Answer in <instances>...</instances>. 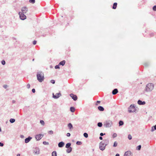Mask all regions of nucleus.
<instances>
[{"label":"nucleus","mask_w":156,"mask_h":156,"mask_svg":"<svg viewBox=\"0 0 156 156\" xmlns=\"http://www.w3.org/2000/svg\"><path fill=\"white\" fill-rule=\"evenodd\" d=\"M27 88L29 89L30 87V85L29 84H28L27 85Z\"/></svg>","instance_id":"37998d69"},{"label":"nucleus","mask_w":156,"mask_h":156,"mask_svg":"<svg viewBox=\"0 0 156 156\" xmlns=\"http://www.w3.org/2000/svg\"><path fill=\"white\" fill-rule=\"evenodd\" d=\"M153 9L154 11H156V5H154L153 7Z\"/></svg>","instance_id":"58836bf2"},{"label":"nucleus","mask_w":156,"mask_h":156,"mask_svg":"<svg viewBox=\"0 0 156 156\" xmlns=\"http://www.w3.org/2000/svg\"><path fill=\"white\" fill-rule=\"evenodd\" d=\"M100 135L101 136H103L104 135H105V133H100Z\"/></svg>","instance_id":"a18cd8bd"},{"label":"nucleus","mask_w":156,"mask_h":156,"mask_svg":"<svg viewBox=\"0 0 156 156\" xmlns=\"http://www.w3.org/2000/svg\"><path fill=\"white\" fill-rule=\"evenodd\" d=\"M15 120L14 119L11 118L9 120V121L11 123H13L14 122H15Z\"/></svg>","instance_id":"bb28decb"},{"label":"nucleus","mask_w":156,"mask_h":156,"mask_svg":"<svg viewBox=\"0 0 156 156\" xmlns=\"http://www.w3.org/2000/svg\"><path fill=\"white\" fill-rule=\"evenodd\" d=\"M83 136L85 138H87L88 137V135L87 133H83Z\"/></svg>","instance_id":"7c9ffc66"},{"label":"nucleus","mask_w":156,"mask_h":156,"mask_svg":"<svg viewBox=\"0 0 156 156\" xmlns=\"http://www.w3.org/2000/svg\"><path fill=\"white\" fill-rule=\"evenodd\" d=\"M37 80L40 82H42L44 80V74L41 72L37 73Z\"/></svg>","instance_id":"f257e3e1"},{"label":"nucleus","mask_w":156,"mask_h":156,"mask_svg":"<svg viewBox=\"0 0 156 156\" xmlns=\"http://www.w3.org/2000/svg\"><path fill=\"white\" fill-rule=\"evenodd\" d=\"M36 43H37V41H33V44L34 45H35L36 44Z\"/></svg>","instance_id":"49530a36"},{"label":"nucleus","mask_w":156,"mask_h":156,"mask_svg":"<svg viewBox=\"0 0 156 156\" xmlns=\"http://www.w3.org/2000/svg\"><path fill=\"white\" fill-rule=\"evenodd\" d=\"M29 2L30 3H32V4H34L35 2V0H30Z\"/></svg>","instance_id":"72a5a7b5"},{"label":"nucleus","mask_w":156,"mask_h":156,"mask_svg":"<svg viewBox=\"0 0 156 156\" xmlns=\"http://www.w3.org/2000/svg\"><path fill=\"white\" fill-rule=\"evenodd\" d=\"M117 136V134L116 133H114L112 135V137L113 138L116 137Z\"/></svg>","instance_id":"c9c22d12"},{"label":"nucleus","mask_w":156,"mask_h":156,"mask_svg":"<svg viewBox=\"0 0 156 156\" xmlns=\"http://www.w3.org/2000/svg\"><path fill=\"white\" fill-rule=\"evenodd\" d=\"M112 125V121L110 120H107L105 121L104 122V126L106 128L111 127Z\"/></svg>","instance_id":"7ed1b4c3"},{"label":"nucleus","mask_w":156,"mask_h":156,"mask_svg":"<svg viewBox=\"0 0 156 156\" xmlns=\"http://www.w3.org/2000/svg\"><path fill=\"white\" fill-rule=\"evenodd\" d=\"M55 69H59V65H56L55 66Z\"/></svg>","instance_id":"a19ab883"},{"label":"nucleus","mask_w":156,"mask_h":156,"mask_svg":"<svg viewBox=\"0 0 156 156\" xmlns=\"http://www.w3.org/2000/svg\"><path fill=\"white\" fill-rule=\"evenodd\" d=\"M128 138L129 140H131L132 139V136L130 134H129L128 135Z\"/></svg>","instance_id":"473e14b6"},{"label":"nucleus","mask_w":156,"mask_h":156,"mask_svg":"<svg viewBox=\"0 0 156 156\" xmlns=\"http://www.w3.org/2000/svg\"><path fill=\"white\" fill-rule=\"evenodd\" d=\"M43 136V134H38L35 136L36 139L37 140H39Z\"/></svg>","instance_id":"1a4fd4ad"},{"label":"nucleus","mask_w":156,"mask_h":156,"mask_svg":"<svg viewBox=\"0 0 156 156\" xmlns=\"http://www.w3.org/2000/svg\"><path fill=\"white\" fill-rule=\"evenodd\" d=\"M137 103L139 105H144L145 104V101H142L140 100H139L138 101Z\"/></svg>","instance_id":"dca6fc26"},{"label":"nucleus","mask_w":156,"mask_h":156,"mask_svg":"<svg viewBox=\"0 0 156 156\" xmlns=\"http://www.w3.org/2000/svg\"><path fill=\"white\" fill-rule=\"evenodd\" d=\"M97 125L99 127H101L102 126V123L101 122H98Z\"/></svg>","instance_id":"cd10ccee"},{"label":"nucleus","mask_w":156,"mask_h":156,"mask_svg":"<svg viewBox=\"0 0 156 156\" xmlns=\"http://www.w3.org/2000/svg\"><path fill=\"white\" fill-rule=\"evenodd\" d=\"M98 109L101 111H103L104 110V108L101 106H99L98 107Z\"/></svg>","instance_id":"412c9836"},{"label":"nucleus","mask_w":156,"mask_h":156,"mask_svg":"<svg viewBox=\"0 0 156 156\" xmlns=\"http://www.w3.org/2000/svg\"><path fill=\"white\" fill-rule=\"evenodd\" d=\"M117 3L116 2H115L113 5V6H112V8L114 9H115L116 8L117 5Z\"/></svg>","instance_id":"5701e85b"},{"label":"nucleus","mask_w":156,"mask_h":156,"mask_svg":"<svg viewBox=\"0 0 156 156\" xmlns=\"http://www.w3.org/2000/svg\"><path fill=\"white\" fill-rule=\"evenodd\" d=\"M28 11V9L26 6L23 7L21 8V12L23 13H26Z\"/></svg>","instance_id":"0eeeda50"},{"label":"nucleus","mask_w":156,"mask_h":156,"mask_svg":"<svg viewBox=\"0 0 156 156\" xmlns=\"http://www.w3.org/2000/svg\"><path fill=\"white\" fill-rule=\"evenodd\" d=\"M5 61L4 60H2V64L3 65H4L5 64Z\"/></svg>","instance_id":"ea45409f"},{"label":"nucleus","mask_w":156,"mask_h":156,"mask_svg":"<svg viewBox=\"0 0 156 156\" xmlns=\"http://www.w3.org/2000/svg\"><path fill=\"white\" fill-rule=\"evenodd\" d=\"M57 154L56 151H54L52 153V156H57Z\"/></svg>","instance_id":"a878e982"},{"label":"nucleus","mask_w":156,"mask_h":156,"mask_svg":"<svg viewBox=\"0 0 156 156\" xmlns=\"http://www.w3.org/2000/svg\"><path fill=\"white\" fill-rule=\"evenodd\" d=\"M32 60H33V61H34V59H33Z\"/></svg>","instance_id":"052dcab7"},{"label":"nucleus","mask_w":156,"mask_h":156,"mask_svg":"<svg viewBox=\"0 0 156 156\" xmlns=\"http://www.w3.org/2000/svg\"><path fill=\"white\" fill-rule=\"evenodd\" d=\"M40 123L42 125H44V122L43 120H41L40 121Z\"/></svg>","instance_id":"f704fd0d"},{"label":"nucleus","mask_w":156,"mask_h":156,"mask_svg":"<svg viewBox=\"0 0 156 156\" xmlns=\"http://www.w3.org/2000/svg\"><path fill=\"white\" fill-rule=\"evenodd\" d=\"M119 126H122L124 124V122L123 121L120 120L119 122Z\"/></svg>","instance_id":"393cba45"},{"label":"nucleus","mask_w":156,"mask_h":156,"mask_svg":"<svg viewBox=\"0 0 156 156\" xmlns=\"http://www.w3.org/2000/svg\"><path fill=\"white\" fill-rule=\"evenodd\" d=\"M33 93H34L35 92V90L34 89H33L32 90Z\"/></svg>","instance_id":"de8ad7c7"},{"label":"nucleus","mask_w":156,"mask_h":156,"mask_svg":"<svg viewBox=\"0 0 156 156\" xmlns=\"http://www.w3.org/2000/svg\"><path fill=\"white\" fill-rule=\"evenodd\" d=\"M43 143L44 145H48L49 144V143L48 142H47L46 141L43 142Z\"/></svg>","instance_id":"4c0bfd02"},{"label":"nucleus","mask_w":156,"mask_h":156,"mask_svg":"<svg viewBox=\"0 0 156 156\" xmlns=\"http://www.w3.org/2000/svg\"><path fill=\"white\" fill-rule=\"evenodd\" d=\"M70 111L72 112H74L75 111V108L73 107H71L70 108Z\"/></svg>","instance_id":"b1692460"},{"label":"nucleus","mask_w":156,"mask_h":156,"mask_svg":"<svg viewBox=\"0 0 156 156\" xmlns=\"http://www.w3.org/2000/svg\"><path fill=\"white\" fill-rule=\"evenodd\" d=\"M141 145H139L136 147V149L139 151L140 150L141 148Z\"/></svg>","instance_id":"c85d7f7f"},{"label":"nucleus","mask_w":156,"mask_h":156,"mask_svg":"<svg viewBox=\"0 0 156 156\" xmlns=\"http://www.w3.org/2000/svg\"><path fill=\"white\" fill-rule=\"evenodd\" d=\"M70 96L74 101H76L77 99V96L75 95L71 94H70Z\"/></svg>","instance_id":"9b49d317"},{"label":"nucleus","mask_w":156,"mask_h":156,"mask_svg":"<svg viewBox=\"0 0 156 156\" xmlns=\"http://www.w3.org/2000/svg\"><path fill=\"white\" fill-rule=\"evenodd\" d=\"M12 103H14L15 102V101H14V100H13V101H12Z\"/></svg>","instance_id":"4d7b16f0"},{"label":"nucleus","mask_w":156,"mask_h":156,"mask_svg":"<svg viewBox=\"0 0 156 156\" xmlns=\"http://www.w3.org/2000/svg\"><path fill=\"white\" fill-rule=\"evenodd\" d=\"M20 137H21V138H24V136H23V135H21L20 136Z\"/></svg>","instance_id":"603ef678"},{"label":"nucleus","mask_w":156,"mask_h":156,"mask_svg":"<svg viewBox=\"0 0 156 156\" xmlns=\"http://www.w3.org/2000/svg\"><path fill=\"white\" fill-rule=\"evenodd\" d=\"M32 139V137L30 136L28 137L27 138L25 139V142L26 143H28Z\"/></svg>","instance_id":"4468645a"},{"label":"nucleus","mask_w":156,"mask_h":156,"mask_svg":"<svg viewBox=\"0 0 156 156\" xmlns=\"http://www.w3.org/2000/svg\"><path fill=\"white\" fill-rule=\"evenodd\" d=\"M66 136H70V134L69 133H67L66 134Z\"/></svg>","instance_id":"09e8293b"},{"label":"nucleus","mask_w":156,"mask_h":156,"mask_svg":"<svg viewBox=\"0 0 156 156\" xmlns=\"http://www.w3.org/2000/svg\"><path fill=\"white\" fill-rule=\"evenodd\" d=\"M24 14L21 12H19V13L20 18L22 20H24L26 19V16Z\"/></svg>","instance_id":"39448f33"},{"label":"nucleus","mask_w":156,"mask_h":156,"mask_svg":"<svg viewBox=\"0 0 156 156\" xmlns=\"http://www.w3.org/2000/svg\"><path fill=\"white\" fill-rule=\"evenodd\" d=\"M100 101H97V103H100Z\"/></svg>","instance_id":"13d9d810"},{"label":"nucleus","mask_w":156,"mask_h":156,"mask_svg":"<svg viewBox=\"0 0 156 156\" xmlns=\"http://www.w3.org/2000/svg\"><path fill=\"white\" fill-rule=\"evenodd\" d=\"M102 142H103L102 143L104 145L106 146L108 144L109 141L108 139H107L104 140Z\"/></svg>","instance_id":"f8f14e48"},{"label":"nucleus","mask_w":156,"mask_h":156,"mask_svg":"<svg viewBox=\"0 0 156 156\" xmlns=\"http://www.w3.org/2000/svg\"><path fill=\"white\" fill-rule=\"evenodd\" d=\"M132 153L130 151H128L126 152L124 156H131Z\"/></svg>","instance_id":"9d476101"},{"label":"nucleus","mask_w":156,"mask_h":156,"mask_svg":"<svg viewBox=\"0 0 156 156\" xmlns=\"http://www.w3.org/2000/svg\"><path fill=\"white\" fill-rule=\"evenodd\" d=\"M3 87H4L5 88H6L7 87V85H4L3 86Z\"/></svg>","instance_id":"3c124183"},{"label":"nucleus","mask_w":156,"mask_h":156,"mask_svg":"<svg viewBox=\"0 0 156 156\" xmlns=\"http://www.w3.org/2000/svg\"><path fill=\"white\" fill-rule=\"evenodd\" d=\"M67 149L66 150V151L67 153H69L71 152L72 150V147H69L68 148H67Z\"/></svg>","instance_id":"6ab92c4d"},{"label":"nucleus","mask_w":156,"mask_h":156,"mask_svg":"<svg viewBox=\"0 0 156 156\" xmlns=\"http://www.w3.org/2000/svg\"><path fill=\"white\" fill-rule=\"evenodd\" d=\"M17 156H20V154H18L17 155Z\"/></svg>","instance_id":"bf43d9fd"},{"label":"nucleus","mask_w":156,"mask_h":156,"mask_svg":"<svg viewBox=\"0 0 156 156\" xmlns=\"http://www.w3.org/2000/svg\"><path fill=\"white\" fill-rule=\"evenodd\" d=\"M34 152L35 154H38L40 153L39 149L38 148H36L34 150Z\"/></svg>","instance_id":"ddd939ff"},{"label":"nucleus","mask_w":156,"mask_h":156,"mask_svg":"<svg viewBox=\"0 0 156 156\" xmlns=\"http://www.w3.org/2000/svg\"><path fill=\"white\" fill-rule=\"evenodd\" d=\"M66 63V61L65 60H63L62 61L60 62L59 64V65H61L62 66H63Z\"/></svg>","instance_id":"aec40b11"},{"label":"nucleus","mask_w":156,"mask_h":156,"mask_svg":"<svg viewBox=\"0 0 156 156\" xmlns=\"http://www.w3.org/2000/svg\"><path fill=\"white\" fill-rule=\"evenodd\" d=\"M51 82L52 84H54L55 83V81L54 80H51Z\"/></svg>","instance_id":"79ce46f5"},{"label":"nucleus","mask_w":156,"mask_h":156,"mask_svg":"<svg viewBox=\"0 0 156 156\" xmlns=\"http://www.w3.org/2000/svg\"><path fill=\"white\" fill-rule=\"evenodd\" d=\"M154 127H153V126L152 128H151V132H153L154 130H155V129H154Z\"/></svg>","instance_id":"c03bdc74"},{"label":"nucleus","mask_w":156,"mask_h":156,"mask_svg":"<svg viewBox=\"0 0 156 156\" xmlns=\"http://www.w3.org/2000/svg\"><path fill=\"white\" fill-rule=\"evenodd\" d=\"M153 127H154V129L156 130V124L154 126H153Z\"/></svg>","instance_id":"5fc2aeb1"},{"label":"nucleus","mask_w":156,"mask_h":156,"mask_svg":"<svg viewBox=\"0 0 156 156\" xmlns=\"http://www.w3.org/2000/svg\"><path fill=\"white\" fill-rule=\"evenodd\" d=\"M102 143L103 142H101L100 143L99 148L101 150L103 151L105 149L106 146L104 145Z\"/></svg>","instance_id":"423d86ee"},{"label":"nucleus","mask_w":156,"mask_h":156,"mask_svg":"<svg viewBox=\"0 0 156 156\" xmlns=\"http://www.w3.org/2000/svg\"><path fill=\"white\" fill-rule=\"evenodd\" d=\"M99 138L101 140H102L103 139V138L101 136H100Z\"/></svg>","instance_id":"864d4df0"},{"label":"nucleus","mask_w":156,"mask_h":156,"mask_svg":"<svg viewBox=\"0 0 156 156\" xmlns=\"http://www.w3.org/2000/svg\"><path fill=\"white\" fill-rule=\"evenodd\" d=\"M154 85L151 83H149L148 84L146 87V90L147 92L151 91L154 88Z\"/></svg>","instance_id":"f03ea898"},{"label":"nucleus","mask_w":156,"mask_h":156,"mask_svg":"<svg viewBox=\"0 0 156 156\" xmlns=\"http://www.w3.org/2000/svg\"><path fill=\"white\" fill-rule=\"evenodd\" d=\"M3 145H4L1 142H0V146L2 147L3 146Z\"/></svg>","instance_id":"8fccbe9b"},{"label":"nucleus","mask_w":156,"mask_h":156,"mask_svg":"<svg viewBox=\"0 0 156 156\" xmlns=\"http://www.w3.org/2000/svg\"><path fill=\"white\" fill-rule=\"evenodd\" d=\"M48 133L51 135L53 133V132L52 130H50V131H49L48 132Z\"/></svg>","instance_id":"2f4dec72"},{"label":"nucleus","mask_w":156,"mask_h":156,"mask_svg":"<svg viewBox=\"0 0 156 156\" xmlns=\"http://www.w3.org/2000/svg\"><path fill=\"white\" fill-rule=\"evenodd\" d=\"M68 126L69 129L71 130L72 129H73V126L71 123H69L68 124Z\"/></svg>","instance_id":"a211bd4d"},{"label":"nucleus","mask_w":156,"mask_h":156,"mask_svg":"<svg viewBox=\"0 0 156 156\" xmlns=\"http://www.w3.org/2000/svg\"><path fill=\"white\" fill-rule=\"evenodd\" d=\"M136 110L134 105H131L128 108V112L129 113L136 112Z\"/></svg>","instance_id":"20e7f679"},{"label":"nucleus","mask_w":156,"mask_h":156,"mask_svg":"<svg viewBox=\"0 0 156 156\" xmlns=\"http://www.w3.org/2000/svg\"><path fill=\"white\" fill-rule=\"evenodd\" d=\"M71 145V143H68L66 145V148L71 147H70Z\"/></svg>","instance_id":"4be33fe9"},{"label":"nucleus","mask_w":156,"mask_h":156,"mask_svg":"<svg viewBox=\"0 0 156 156\" xmlns=\"http://www.w3.org/2000/svg\"><path fill=\"white\" fill-rule=\"evenodd\" d=\"M64 144H65L63 142H61L58 144V147H62L64 146Z\"/></svg>","instance_id":"2eb2a0df"},{"label":"nucleus","mask_w":156,"mask_h":156,"mask_svg":"<svg viewBox=\"0 0 156 156\" xmlns=\"http://www.w3.org/2000/svg\"><path fill=\"white\" fill-rule=\"evenodd\" d=\"M118 92V90L117 89H115L112 91V94L113 95L116 94Z\"/></svg>","instance_id":"f3484780"},{"label":"nucleus","mask_w":156,"mask_h":156,"mask_svg":"<svg viewBox=\"0 0 156 156\" xmlns=\"http://www.w3.org/2000/svg\"><path fill=\"white\" fill-rule=\"evenodd\" d=\"M76 144L78 145H80L82 144V142L80 141H78L76 142Z\"/></svg>","instance_id":"e433bc0d"},{"label":"nucleus","mask_w":156,"mask_h":156,"mask_svg":"<svg viewBox=\"0 0 156 156\" xmlns=\"http://www.w3.org/2000/svg\"><path fill=\"white\" fill-rule=\"evenodd\" d=\"M53 98L55 99H57L61 96V94L60 93H57L55 95L54 93H53Z\"/></svg>","instance_id":"6e6552de"},{"label":"nucleus","mask_w":156,"mask_h":156,"mask_svg":"<svg viewBox=\"0 0 156 156\" xmlns=\"http://www.w3.org/2000/svg\"><path fill=\"white\" fill-rule=\"evenodd\" d=\"M115 156H119V154H116Z\"/></svg>","instance_id":"6e6d98bb"},{"label":"nucleus","mask_w":156,"mask_h":156,"mask_svg":"<svg viewBox=\"0 0 156 156\" xmlns=\"http://www.w3.org/2000/svg\"><path fill=\"white\" fill-rule=\"evenodd\" d=\"M117 144L118 143H117V142L116 141H115L113 144V147H116L117 145Z\"/></svg>","instance_id":"c756f323"}]
</instances>
